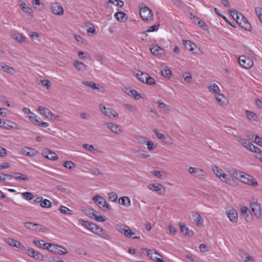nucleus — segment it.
I'll list each match as a JSON object with an SVG mask.
<instances>
[{
  "label": "nucleus",
  "instance_id": "obj_16",
  "mask_svg": "<svg viewBox=\"0 0 262 262\" xmlns=\"http://www.w3.org/2000/svg\"><path fill=\"white\" fill-rule=\"evenodd\" d=\"M227 215L230 221L233 223H235L237 221L238 213L234 209H231L226 212Z\"/></svg>",
  "mask_w": 262,
  "mask_h": 262
},
{
  "label": "nucleus",
  "instance_id": "obj_15",
  "mask_svg": "<svg viewBox=\"0 0 262 262\" xmlns=\"http://www.w3.org/2000/svg\"><path fill=\"white\" fill-rule=\"evenodd\" d=\"M50 252L59 255H64L68 253V251L65 248L55 244H53L52 248L50 250Z\"/></svg>",
  "mask_w": 262,
  "mask_h": 262
},
{
  "label": "nucleus",
  "instance_id": "obj_17",
  "mask_svg": "<svg viewBox=\"0 0 262 262\" xmlns=\"http://www.w3.org/2000/svg\"><path fill=\"white\" fill-rule=\"evenodd\" d=\"M150 50L154 55L157 56L159 58L165 55V51L159 46L153 47Z\"/></svg>",
  "mask_w": 262,
  "mask_h": 262
},
{
  "label": "nucleus",
  "instance_id": "obj_40",
  "mask_svg": "<svg viewBox=\"0 0 262 262\" xmlns=\"http://www.w3.org/2000/svg\"><path fill=\"white\" fill-rule=\"evenodd\" d=\"M13 124H14V123L12 122L4 120L3 121V124H0V127L7 129L12 128H13Z\"/></svg>",
  "mask_w": 262,
  "mask_h": 262
},
{
  "label": "nucleus",
  "instance_id": "obj_14",
  "mask_svg": "<svg viewBox=\"0 0 262 262\" xmlns=\"http://www.w3.org/2000/svg\"><path fill=\"white\" fill-rule=\"evenodd\" d=\"M38 112L42 115L46 116L49 119H52L54 114L51 112L48 108L40 106L38 108Z\"/></svg>",
  "mask_w": 262,
  "mask_h": 262
},
{
  "label": "nucleus",
  "instance_id": "obj_53",
  "mask_svg": "<svg viewBox=\"0 0 262 262\" xmlns=\"http://www.w3.org/2000/svg\"><path fill=\"white\" fill-rule=\"evenodd\" d=\"M135 153L137 154L138 156H140L143 158H147L149 157V155L147 153V152L143 150H138L135 152Z\"/></svg>",
  "mask_w": 262,
  "mask_h": 262
},
{
  "label": "nucleus",
  "instance_id": "obj_55",
  "mask_svg": "<svg viewBox=\"0 0 262 262\" xmlns=\"http://www.w3.org/2000/svg\"><path fill=\"white\" fill-rule=\"evenodd\" d=\"M220 179L224 182L226 183H230L231 182V180L229 177H228L227 174L225 173H223L221 177H219Z\"/></svg>",
  "mask_w": 262,
  "mask_h": 262
},
{
  "label": "nucleus",
  "instance_id": "obj_61",
  "mask_svg": "<svg viewBox=\"0 0 262 262\" xmlns=\"http://www.w3.org/2000/svg\"><path fill=\"white\" fill-rule=\"evenodd\" d=\"M108 199L111 201L116 202L118 196L115 192H111L108 194Z\"/></svg>",
  "mask_w": 262,
  "mask_h": 262
},
{
  "label": "nucleus",
  "instance_id": "obj_7",
  "mask_svg": "<svg viewBox=\"0 0 262 262\" xmlns=\"http://www.w3.org/2000/svg\"><path fill=\"white\" fill-rule=\"evenodd\" d=\"M26 253L29 256L33 257L35 260H38L40 261L43 260V256L42 254L38 251L34 250L33 248H28L26 250Z\"/></svg>",
  "mask_w": 262,
  "mask_h": 262
},
{
  "label": "nucleus",
  "instance_id": "obj_41",
  "mask_svg": "<svg viewBox=\"0 0 262 262\" xmlns=\"http://www.w3.org/2000/svg\"><path fill=\"white\" fill-rule=\"evenodd\" d=\"M183 43L185 47L190 51L193 50V47L192 46L195 47V44H192V42L190 40H183Z\"/></svg>",
  "mask_w": 262,
  "mask_h": 262
},
{
  "label": "nucleus",
  "instance_id": "obj_25",
  "mask_svg": "<svg viewBox=\"0 0 262 262\" xmlns=\"http://www.w3.org/2000/svg\"><path fill=\"white\" fill-rule=\"evenodd\" d=\"M0 70L11 75H13L15 73V70L13 68L9 67L2 62L0 63Z\"/></svg>",
  "mask_w": 262,
  "mask_h": 262
},
{
  "label": "nucleus",
  "instance_id": "obj_3",
  "mask_svg": "<svg viewBox=\"0 0 262 262\" xmlns=\"http://www.w3.org/2000/svg\"><path fill=\"white\" fill-rule=\"evenodd\" d=\"M140 15L141 18L144 21L153 20L152 11L146 6H144L140 9Z\"/></svg>",
  "mask_w": 262,
  "mask_h": 262
},
{
  "label": "nucleus",
  "instance_id": "obj_38",
  "mask_svg": "<svg viewBox=\"0 0 262 262\" xmlns=\"http://www.w3.org/2000/svg\"><path fill=\"white\" fill-rule=\"evenodd\" d=\"M12 37L14 39H16V40L18 41L19 42L23 43L25 41V39L24 37L22 35V34L17 33L15 32L14 33H12Z\"/></svg>",
  "mask_w": 262,
  "mask_h": 262
},
{
  "label": "nucleus",
  "instance_id": "obj_64",
  "mask_svg": "<svg viewBox=\"0 0 262 262\" xmlns=\"http://www.w3.org/2000/svg\"><path fill=\"white\" fill-rule=\"evenodd\" d=\"M241 144L247 149H249L251 143H250L248 140L244 139V140L241 143Z\"/></svg>",
  "mask_w": 262,
  "mask_h": 262
},
{
  "label": "nucleus",
  "instance_id": "obj_51",
  "mask_svg": "<svg viewBox=\"0 0 262 262\" xmlns=\"http://www.w3.org/2000/svg\"><path fill=\"white\" fill-rule=\"evenodd\" d=\"M162 75L166 78H170L171 76V73L169 69H165L161 71Z\"/></svg>",
  "mask_w": 262,
  "mask_h": 262
},
{
  "label": "nucleus",
  "instance_id": "obj_12",
  "mask_svg": "<svg viewBox=\"0 0 262 262\" xmlns=\"http://www.w3.org/2000/svg\"><path fill=\"white\" fill-rule=\"evenodd\" d=\"M51 10L53 13L57 15H62L64 12L62 6L58 3H52Z\"/></svg>",
  "mask_w": 262,
  "mask_h": 262
},
{
  "label": "nucleus",
  "instance_id": "obj_47",
  "mask_svg": "<svg viewBox=\"0 0 262 262\" xmlns=\"http://www.w3.org/2000/svg\"><path fill=\"white\" fill-rule=\"evenodd\" d=\"M40 206L43 208H50L52 206V203L49 200L42 199L40 203Z\"/></svg>",
  "mask_w": 262,
  "mask_h": 262
},
{
  "label": "nucleus",
  "instance_id": "obj_60",
  "mask_svg": "<svg viewBox=\"0 0 262 262\" xmlns=\"http://www.w3.org/2000/svg\"><path fill=\"white\" fill-rule=\"evenodd\" d=\"M185 81L187 83H190L192 79L191 75L190 73H186L183 76Z\"/></svg>",
  "mask_w": 262,
  "mask_h": 262
},
{
  "label": "nucleus",
  "instance_id": "obj_63",
  "mask_svg": "<svg viewBox=\"0 0 262 262\" xmlns=\"http://www.w3.org/2000/svg\"><path fill=\"white\" fill-rule=\"evenodd\" d=\"M180 225V230H181V232L185 235V233H186V232L188 231V227L186 226L185 224H183V223H180L179 224Z\"/></svg>",
  "mask_w": 262,
  "mask_h": 262
},
{
  "label": "nucleus",
  "instance_id": "obj_6",
  "mask_svg": "<svg viewBox=\"0 0 262 262\" xmlns=\"http://www.w3.org/2000/svg\"><path fill=\"white\" fill-rule=\"evenodd\" d=\"M239 63L245 69H249L253 66V60L247 57L245 55H242L238 58Z\"/></svg>",
  "mask_w": 262,
  "mask_h": 262
},
{
  "label": "nucleus",
  "instance_id": "obj_30",
  "mask_svg": "<svg viewBox=\"0 0 262 262\" xmlns=\"http://www.w3.org/2000/svg\"><path fill=\"white\" fill-rule=\"evenodd\" d=\"M82 83L84 85L92 88L93 90H97L98 91H99L101 88H102V86L99 84H96L93 81H85L83 82Z\"/></svg>",
  "mask_w": 262,
  "mask_h": 262
},
{
  "label": "nucleus",
  "instance_id": "obj_29",
  "mask_svg": "<svg viewBox=\"0 0 262 262\" xmlns=\"http://www.w3.org/2000/svg\"><path fill=\"white\" fill-rule=\"evenodd\" d=\"M12 176L15 180L17 181H28L29 180L28 177L19 172H12Z\"/></svg>",
  "mask_w": 262,
  "mask_h": 262
},
{
  "label": "nucleus",
  "instance_id": "obj_22",
  "mask_svg": "<svg viewBox=\"0 0 262 262\" xmlns=\"http://www.w3.org/2000/svg\"><path fill=\"white\" fill-rule=\"evenodd\" d=\"M243 29H244L245 30L250 31L251 28L250 23L248 21L247 19L244 16H242L241 17V21H238V23H237Z\"/></svg>",
  "mask_w": 262,
  "mask_h": 262
},
{
  "label": "nucleus",
  "instance_id": "obj_19",
  "mask_svg": "<svg viewBox=\"0 0 262 262\" xmlns=\"http://www.w3.org/2000/svg\"><path fill=\"white\" fill-rule=\"evenodd\" d=\"M188 172L190 174L196 177H200L204 176L203 174V170L199 168L190 167L188 168Z\"/></svg>",
  "mask_w": 262,
  "mask_h": 262
},
{
  "label": "nucleus",
  "instance_id": "obj_23",
  "mask_svg": "<svg viewBox=\"0 0 262 262\" xmlns=\"http://www.w3.org/2000/svg\"><path fill=\"white\" fill-rule=\"evenodd\" d=\"M22 153L28 157H33L37 155V151L31 147H26L22 150Z\"/></svg>",
  "mask_w": 262,
  "mask_h": 262
},
{
  "label": "nucleus",
  "instance_id": "obj_34",
  "mask_svg": "<svg viewBox=\"0 0 262 262\" xmlns=\"http://www.w3.org/2000/svg\"><path fill=\"white\" fill-rule=\"evenodd\" d=\"M74 65L78 70L81 71H84L87 69V66L85 64L76 60L74 61Z\"/></svg>",
  "mask_w": 262,
  "mask_h": 262
},
{
  "label": "nucleus",
  "instance_id": "obj_1",
  "mask_svg": "<svg viewBox=\"0 0 262 262\" xmlns=\"http://www.w3.org/2000/svg\"><path fill=\"white\" fill-rule=\"evenodd\" d=\"M232 175L241 182L254 187L258 185L257 182L252 176L238 170H234Z\"/></svg>",
  "mask_w": 262,
  "mask_h": 262
},
{
  "label": "nucleus",
  "instance_id": "obj_57",
  "mask_svg": "<svg viewBox=\"0 0 262 262\" xmlns=\"http://www.w3.org/2000/svg\"><path fill=\"white\" fill-rule=\"evenodd\" d=\"M255 11L256 15L258 16L260 21L262 23V8L256 7L255 8Z\"/></svg>",
  "mask_w": 262,
  "mask_h": 262
},
{
  "label": "nucleus",
  "instance_id": "obj_28",
  "mask_svg": "<svg viewBox=\"0 0 262 262\" xmlns=\"http://www.w3.org/2000/svg\"><path fill=\"white\" fill-rule=\"evenodd\" d=\"M192 216L197 226L203 225L204 220L198 213H193Z\"/></svg>",
  "mask_w": 262,
  "mask_h": 262
},
{
  "label": "nucleus",
  "instance_id": "obj_9",
  "mask_svg": "<svg viewBox=\"0 0 262 262\" xmlns=\"http://www.w3.org/2000/svg\"><path fill=\"white\" fill-rule=\"evenodd\" d=\"M79 223L82 225L83 227L88 229L91 232L94 233L98 225L91 222L83 220L82 219H79L78 220Z\"/></svg>",
  "mask_w": 262,
  "mask_h": 262
},
{
  "label": "nucleus",
  "instance_id": "obj_39",
  "mask_svg": "<svg viewBox=\"0 0 262 262\" xmlns=\"http://www.w3.org/2000/svg\"><path fill=\"white\" fill-rule=\"evenodd\" d=\"M124 234L127 237H132L133 239H139L140 238V236H133V234H135V233L133 232L128 227L124 231Z\"/></svg>",
  "mask_w": 262,
  "mask_h": 262
},
{
  "label": "nucleus",
  "instance_id": "obj_45",
  "mask_svg": "<svg viewBox=\"0 0 262 262\" xmlns=\"http://www.w3.org/2000/svg\"><path fill=\"white\" fill-rule=\"evenodd\" d=\"M209 91L211 93H219L220 92V89L219 86L213 83L209 87Z\"/></svg>",
  "mask_w": 262,
  "mask_h": 262
},
{
  "label": "nucleus",
  "instance_id": "obj_58",
  "mask_svg": "<svg viewBox=\"0 0 262 262\" xmlns=\"http://www.w3.org/2000/svg\"><path fill=\"white\" fill-rule=\"evenodd\" d=\"M146 144L147 146V149L150 151H152L156 148V146L154 145V142L148 139V141L146 142Z\"/></svg>",
  "mask_w": 262,
  "mask_h": 262
},
{
  "label": "nucleus",
  "instance_id": "obj_59",
  "mask_svg": "<svg viewBox=\"0 0 262 262\" xmlns=\"http://www.w3.org/2000/svg\"><path fill=\"white\" fill-rule=\"evenodd\" d=\"M13 178L12 174H8L4 173H0V181L5 182L6 181V178H8L9 179H11Z\"/></svg>",
  "mask_w": 262,
  "mask_h": 262
},
{
  "label": "nucleus",
  "instance_id": "obj_48",
  "mask_svg": "<svg viewBox=\"0 0 262 262\" xmlns=\"http://www.w3.org/2000/svg\"><path fill=\"white\" fill-rule=\"evenodd\" d=\"M249 150H250V151H253V152H254L255 153H257L258 154V155L259 154H261V149L258 148V147L255 146L254 145H253L252 143H251V144L250 145L249 149Z\"/></svg>",
  "mask_w": 262,
  "mask_h": 262
},
{
  "label": "nucleus",
  "instance_id": "obj_42",
  "mask_svg": "<svg viewBox=\"0 0 262 262\" xmlns=\"http://www.w3.org/2000/svg\"><path fill=\"white\" fill-rule=\"evenodd\" d=\"M59 210L61 213L65 214L70 215V214H72V211L71 210L69 209L68 208H67L65 206H61L59 208Z\"/></svg>",
  "mask_w": 262,
  "mask_h": 262
},
{
  "label": "nucleus",
  "instance_id": "obj_11",
  "mask_svg": "<svg viewBox=\"0 0 262 262\" xmlns=\"http://www.w3.org/2000/svg\"><path fill=\"white\" fill-rule=\"evenodd\" d=\"M241 210L243 217L248 222H251L253 220V215L248 207L243 206Z\"/></svg>",
  "mask_w": 262,
  "mask_h": 262
},
{
  "label": "nucleus",
  "instance_id": "obj_52",
  "mask_svg": "<svg viewBox=\"0 0 262 262\" xmlns=\"http://www.w3.org/2000/svg\"><path fill=\"white\" fill-rule=\"evenodd\" d=\"M137 141L138 143L141 144H145L148 141V138L145 137L139 136L136 138Z\"/></svg>",
  "mask_w": 262,
  "mask_h": 262
},
{
  "label": "nucleus",
  "instance_id": "obj_36",
  "mask_svg": "<svg viewBox=\"0 0 262 262\" xmlns=\"http://www.w3.org/2000/svg\"><path fill=\"white\" fill-rule=\"evenodd\" d=\"M148 74L147 73H143L141 71H138L136 74L137 78L143 83H145L146 81V78H147Z\"/></svg>",
  "mask_w": 262,
  "mask_h": 262
},
{
  "label": "nucleus",
  "instance_id": "obj_49",
  "mask_svg": "<svg viewBox=\"0 0 262 262\" xmlns=\"http://www.w3.org/2000/svg\"><path fill=\"white\" fill-rule=\"evenodd\" d=\"M110 3L119 7H123L124 4L123 1L121 0H108Z\"/></svg>",
  "mask_w": 262,
  "mask_h": 262
},
{
  "label": "nucleus",
  "instance_id": "obj_33",
  "mask_svg": "<svg viewBox=\"0 0 262 262\" xmlns=\"http://www.w3.org/2000/svg\"><path fill=\"white\" fill-rule=\"evenodd\" d=\"M229 11L232 17L236 21L237 23H238L239 17H242V16L243 15L235 9H231Z\"/></svg>",
  "mask_w": 262,
  "mask_h": 262
},
{
  "label": "nucleus",
  "instance_id": "obj_21",
  "mask_svg": "<svg viewBox=\"0 0 262 262\" xmlns=\"http://www.w3.org/2000/svg\"><path fill=\"white\" fill-rule=\"evenodd\" d=\"M105 125L112 132L116 134H119L122 132L121 127L115 123H106Z\"/></svg>",
  "mask_w": 262,
  "mask_h": 262
},
{
  "label": "nucleus",
  "instance_id": "obj_56",
  "mask_svg": "<svg viewBox=\"0 0 262 262\" xmlns=\"http://www.w3.org/2000/svg\"><path fill=\"white\" fill-rule=\"evenodd\" d=\"M147 78V79H146V81L145 82L146 84H147L149 85H155L156 84V80L154 79V78L150 76L149 75H148Z\"/></svg>",
  "mask_w": 262,
  "mask_h": 262
},
{
  "label": "nucleus",
  "instance_id": "obj_10",
  "mask_svg": "<svg viewBox=\"0 0 262 262\" xmlns=\"http://www.w3.org/2000/svg\"><path fill=\"white\" fill-rule=\"evenodd\" d=\"M251 208L255 216L260 218L261 216V207L260 204L256 201L251 203Z\"/></svg>",
  "mask_w": 262,
  "mask_h": 262
},
{
  "label": "nucleus",
  "instance_id": "obj_5",
  "mask_svg": "<svg viewBox=\"0 0 262 262\" xmlns=\"http://www.w3.org/2000/svg\"><path fill=\"white\" fill-rule=\"evenodd\" d=\"M25 226L29 229H31L32 230L34 231H43L45 232L48 230V228L43 226L42 225L36 224V223H32L31 222H26L25 223Z\"/></svg>",
  "mask_w": 262,
  "mask_h": 262
},
{
  "label": "nucleus",
  "instance_id": "obj_46",
  "mask_svg": "<svg viewBox=\"0 0 262 262\" xmlns=\"http://www.w3.org/2000/svg\"><path fill=\"white\" fill-rule=\"evenodd\" d=\"M21 195L23 197V198L28 201L31 200L34 198V195L33 193L30 192H23L22 193Z\"/></svg>",
  "mask_w": 262,
  "mask_h": 262
},
{
  "label": "nucleus",
  "instance_id": "obj_43",
  "mask_svg": "<svg viewBox=\"0 0 262 262\" xmlns=\"http://www.w3.org/2000/svg\"><path fill=\"white\" fill-rule=\"evenodd\" d=\"M63 166L66 168L70 170L75 168L76 167L75 164L71 161H66L63 164Z\"/></svg>",
  "mask_w": 262,
  "mask_h": 262
},
{
  "label": "nucleus",
  "instance_id": "obj_20",
  "mask_svg": "<svg viewBox=\"0 0 262 262\" xmlns=\"http://www.w3.org/2000/svg\"><path fill=\"white\" fill-rule=\"evenodd\" d=\"M94 233L106 239H110L111 238V236L108 234V233L98 226H97Z\"/></svg>",
  "mask_w": 262,
  "mask_h": 262
},
{
  "label": "nucleus",
  "instance_id": "obj_35",
  "mask_svg": "<svg viewBox=\"0 0 262 262\" xmlns=\"http://www.w3.org/2000/svg\"><path fill=\"white\" fill-rule=\"evenodd\" d=\"M20 6L24 13H26L28 15H32L33 10L31 8L29 7L25 3H22Z\"/></svg>",
  "mask_w": 262,
  "mask_h": 262
},
{
  "label": "nucleus",
  "instance_id": "obj_32",
  "mask_svg": "<svg viewBox=\"0 0 262 262\" xmlns=\"http://www.w3.org/2000/svg\"><path fill=\"white\" fill-rule=\"evenodd\" d=\"M81 211L85 213V215L88 216L91 219H93L95 213H96L95 211L90 208L84 207L81 208Z\"/></svg>",
  "mask_w": 262,
  "mask_h": 262
},
{
  "label": "nucleus",
  "instance_id": "obj_44",
  "mask_svg": "<svg viewBox=\"0 0 262 262\" xmlns=\"http://www.w3.org/2000/svg\"><path fill=\"white\" fill-rule=\"evenodd\" d=\"M212 170L213 172L215 173V174L217 177H220L221 176V175L223 173H222V170L220 169L219 167L217 166H212Z\"/></svg>",
  "mask_w": 262,
  "mask_h": 262
},
{
  "label": "nucleus",
  "instance_id": "obj_4",
  "mask_svg": "<svg viewBox=\"0 0 262 262\" xmlns=\"http://www.w3.org/2000/svg\"><path fill=\"white\" fill-rule=\"evenodd\" d=\"M99 107L102 113L110 118H119L118 114L115 111L110 108H106L102 104H100Z\"/></svg>",
  "mask_w": 262,
  "mask_h": 262
},
{
  "label": "nucleus",
  "instance_id": "obj_27",
  "mask_svg": "<svg viewBox=\"0 0 262 262\" xmlns=\"http://www.w3.org/2000/svg\"><path fill=\"white\" fill-rule=\"evenodd\" d=\"M114 16L118 21L120 22H125L127 19V15L122 11L116 12Z\"/></svg>",
  "mask_w": 262,
  "mask_h": 262
},
{
  "label": "nucleus",
  "instance_id": "obj_13",
  "mask_svg": "<svg viewBox=\"0 0 262 262\" xmlns=\"http://www.w3.org/2000/svg\"><path fill=\"white\" fill-rule=\"evenodd\" d=\"M42 155L45 158L53 161L58 159V157L55 152L52 151L48 148L42 151Z\"/></svg>",
  "mask_w": 262,
  "mask_h": 262
},
{
  "label": "nucleus",
  "instance_id": "obj_2",
  "mask_svg": "<svg viewBox=\"0 0 262 262\" xmlns=\"http://www.w3.org/2000/svg\"><path fill=\"white\" fill-rule=\"evenodd\" d=\"M92 199L99 208L104 212H108L110 210L111 206L103 196L99 194H97L94 196Z\"/></svg>",
  "mask_w": 262,
  "mask_h": 262
},
{
  "label": "nucleus",
  "instance_id": "obj_31",
  "mask_svg": "<svg viewBox=\"0 0 262 262\" xmlns=\"http://www.w3.org/2000/svg\"><path fill=\"white\" fill-rule=\"evenodd\" d=\"M119 203L125 207H129L131 205L130 200L127 196H123L118 200Z\"/></svg>",
  "mask_w": 262,
  "mask_h": 262
},
{
  "label": "nucleus",
  "instance_id": "obj_18",
  "mask_svg": "<svg viewBox=\"0 0 262 262\" xmlns=\"http://www.w3.org/2000/svg\"><path fill=\"white\" fill-rule=\"evenodd\" d=\"M124 92L128 96L133 97L136 100H138L141 97L140 93H139L136 90L130 88H125Z\"/></svg>",
  "mask_w": 262,
  "mask_h": 262
},
{
  "label": "nucleus",
  "instance_id": "obj_24",
  "mask_svg": "<svg viewBox=\"0 0 262 262\" xmlns=\"http://www.w3.org/2000/svg\"><path fill=\"white\" fill-rule=\"evenodd\" d=\"M145 251H147V256L150 257L151 259L155 260L157 262V259H160V258L157 257V255L160 256L161 257L162 256L156 250L154 249H144Z\"/></svg>",
  "mask_w": 262,
  "mask_h": 262
},
{
  "label": "nucleus",
  "instance_id": "obj_62",
  "mask_svg": "<svg viewBox=\"0 0 262 262\" xmlns=\"http://www.w3.org/2000/svg\"><path fill=\"white\" fill-rule=\"evenodd\" d=\"M197 25L202 28L204 30H207L208 29V26L201 19L199 20L197 22Z\"/></svg>",
  "mask_w": 262,
  "mask_h": 262
},
{
  "label": "nucleus",
  "instance_id": "obj_37",
  "mask_svg": "<svg viewBox=\"0 0 262 262\" xmlns=\"http://www.w3.org/2000/svg\"><path fill=\"white\" fill-rule=\"evenodd\" d=\"M245 113L249 120L253 121L257 120L258 116L255 113L248 110L246 111Z\"/></svg>",
  "mask_w": 262,
  "mask_h": 262
},
{
  "label": "nucleus",
  "instance_id": "obj_26",
  "mask_svg": "<svg viewBox=\"0 0 262 262\" xmlns=\"http://www.w3.org/2000/svg\"><path fill=\"white\" fill-rule=\"evenodd\" d=\"M7 242L10 246L20 249L21 250H26V248L21 245L20 242L18 241H16L12 238H8Z\"/></svg>",
  "mask_w": 262,
  "mask_h": 262
},
{
  "label": "nucleus",
  "instance_id": "obj_50",
  "mask_svg": "<svg viewBox=\"0 0 262 262\" xmlns=\"http://www.w3.org/2000/svg\"><path fill=\"white\" fill-rule=\"evenodd\" d=\"M158 106L161 109H165V112L166 113H169L170 111L169 109V107L167 106V105L163 102H162L161 101H158Z\"/></svg>",
  "mask_w": 262,
  "mask_h": 262
},
{
  "label": "nucleus",
  "instance_id": "obj_8",
  "mask_svg": "<svg viewBox=\"0 0 262 262\" xmlns=\"http://www.w3.org/2000/svg\"><path fill=\"white\" fill-rule=\"evenodd\" d=\"M148 188L152 191H155L159 194H164L165 192L164 187L160 184H157V185L150 184L148 186Z\"/></svg>",
  "mask_w": 262,
  "mask_h": 262
},
{
  "label": "nucleus",
  "instance_id": "obj_54",
  "mask_svg": "<svg viewBox=\"0 0 262 262\" xmlns=\"http://www.w3.org/2000/svg\"><path fill=\"white\" fill-rule=\"evenodd\" d=\"M216 100L219 104L222 105L225 100V98L222 94H218L216 96Z\"/></svg>",
  "mask_w": 262,
  "mask_h": 262
}]
</instances>
